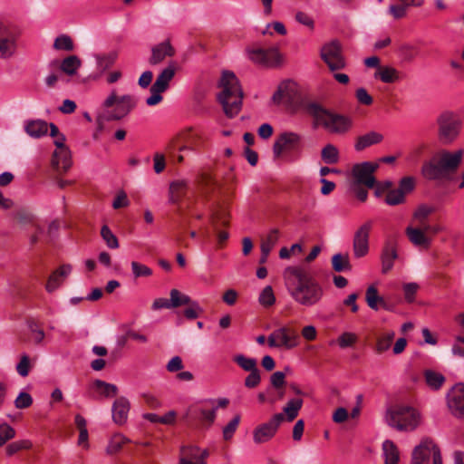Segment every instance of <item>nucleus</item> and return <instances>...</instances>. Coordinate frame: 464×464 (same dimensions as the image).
<instances>
[{"label": "nucleus", "instance_id": "35", "mask_svg": "<svg viewBox=\"0 0 464 464\" xmlns=\"http://www.w3.org/2000/svg\"><path fill=\"white\" fill-rule=\"evenodd\" d=\"M332 266L335 272H348L352 270V265L348 254L337 253L332 256Z\"/></svg>", "mask_w": 464, "mask_h": 464}, {"label": "nucleus", "instance_id": "26", "mask_svg": "<svg viewBox=\"0 0 464 464\" xmlns=\"http://www.w3.org/2000/svg\"><path fill=\"white\" fill-rule=\"evenodd\" d=\"M188 186V183L185 179L172 181L169 188V202L171 204H179L186 195Z\"/></svg>", "mask_w": 464, "mask_h": 464}, {"label": "nucleus", "instance_id": "51", "mask_svg": "<svg viewBox=\"0 0 464 464\" xmlns=\"http://www.w3.org/2000/svg\"><path fill=\"white\" fill-rule=\"evenodd\" d=\"M405 201V196L398 188L390 189L385 197V202L390 206H397Z\"/></svg>", "mask_w": 464, "mask_h": 464}, {"label": "nucleus", "instance_id": "48", "mask_svg": "<svg viewBox=\"0 0 464 464\" xmlns=\"http://www.w3.org/2000/svg\"><path fill=\"white\" fill-rule=\"evenodd\" d=\"M259 304L264 307L272 306L276 303V296L272 286H266L259 295Z\"/></svg>", "mask_w": 464, "mask_h": 464}, {"label": "nucleus", "instance_id": "59", "mask_svg": "<svg viewBox=\"0 0 464 464\" xmlns=\"http://www.w3.org/2000/svg\"><path fill=\"white\" fill-rule=\"evenodd\" d=\"M261 382L260 372L258 368L255 371L249 372V374L245 379V386L249 389L256 388Z\"/></svg>", "mask_w": 464, "mask_h": 464}, {"label": "nucleus", "instance_id": "1", "mask_svg": "<svg viewBox=\"0 0 464 464\" xmlns=\"http://www.w3.org/2000/svg\"><path fill=\"white\" fill-rule=\"evenodd\" d=\"M283 278L291 297L300 305H316L324 295V290L308 271L302 266H287Z\"/></svg>", "mask_w": 464, "mask_h": 464}, {"label": "nucleus", "instance_id": "53", "mask_svg": "<svg viewBox=\"0 0 464 464\" xmlns=\"http://www.w3.org/2000/svg\"><path fill=\"white\" fill-rule=\"evenodd\" d=\"M240 422V415L237 414L234 418L223 428V438L225 440H229L236 432Z\"/></svg>", "mask_w": 464, "mask_h": 464}, {"label": "nucleus", "instance_id": "25", "mask_svg": "<svg viewBox=\"0 0 464 464\" xmlns=\"http://www.w3.org/2000/svg\"><path fill=\"white\" fill-rule=\"evenodd\" d=\"M397 249L392 241L386 242L382 253V272L388 273L393 267V262L397 258Z\"/></svg>", "mask_w": 464, "mask_h": 464}, {"label": "nucleus", "instance_id": "39", "mask_svg": "<svg viewBox=\"0 0 464 464\" xmlns=\"http://www.w3.org/2000/svg\"><path fill=\"white\" fill-rule=\"evenodd\" d=\"M424 377L427 384L433 390H439L445 382V377L432 370H427L424 372Z\"/></svg>", "mask_w": 464, "mask_h": 464}, {"label": "nucleus", "instance_id": "7", "mask_svg": "<svg viewBox=\"0 0 464 464\" xmlns=\"http://www.w3.org/2000/svg\"><path fill=\"white\" fill-rule=\"evenodd\" d=\"M217 410L216 400H204L189 406L184 415V419L189 421L198 420L210 426L215 421Z\"/></svg>", "mask_w": 464, "mask_h": 464}, {"label": "nucleus", "instance_id": "33", "mask_svg": "<svg viewBox=\"0 0 464 464\" xmlns=\"http://www.w3.org/2000/svg\"><path fill=\"white\" fill-rule=\"evenodd\" d=\"M82 65V61L76 55H70L64 58L60 65L63 72L69 76L75 75Z\"/></svg>", "mask_w": 464, "mask_h": 464}, {"label": "nucleus", "instance_id": "55", "mask_svg": "<svg viewBox=\"0 0 464 464\" xmlns=\"http://www.w3.org/2000/svg\"><path fill=\"white\" fill-rule=\"evenodd\" d=\"M358 340L355 334L351 332H345L342 334L338 338V344L341 348H346L353 346Z\"/></svg>", "mask_w": 464, "mask_h": 464}, {"label": "nucleus", "instance_id": "13", "mask_svg": "<svg viewBox=\"0 0 464 464\" xmlns=\"http://www.w3.org/2000/svg\"><path fill=\"white\" fill-rule=\"evenodd\" d=\"M303 141L301 134L295 131H284L276 139L273 145V153L276 159L282 156L285 151L298 150Z\"/></svg>", "mask_w": 464, "mask_h": 464}, {"label": "nucleus", "instance_id": "18", "mask_svg": "<svg viewBox=\"0 0 464 464\" xmlns=\"http://www.w3.org/2000/svg\"><path fill=\"white\" fill-rule=\"evenodd\" d=\"M228 213L223 208L215 210L210 216V222L217 231L219 245L225 243L229 237L227 231L218 230L219 226L227 227L228 225Z\"/></svg>", "mask_w": 464, "mask_h": 464}, {"label": "nucleus", "instance_id": "8", "mask_svg": "<svg viewBox=\"0 0 464 464\" xmlns=\"http://www.w3.org/2000/svg\"><path fill=\"white\" fill-rule=\"evenodd\" d=\"M267 343L271 348L291 350L299 345L300 337L295 329L282 326L268 335Z\"/></svg>", "mask_w": 464, "mask_h": 464}, {"label": "nucleus", "instance_id": "22", "mask_svg": "<svg viewBox=\"0 0 464 464\" xmlns=\"http://www.w3.org/2000/svg\"><path fill=\"white\" fill-rule=\"evenodd\" d=\"M71 265H63L55 271H53L46 283L45 289L47 292L52 293L56 290L63 283L65 277H67L72 272Z\"/></svg>", "mask_w": 464, "mask_h": 464}, {"label": "nucleus", "instance_id": "37", "mask_svg": "<svg viewBox=\"0 0 464 464\" xmlns=\"http://www.w3.org/2000/svg\"><path fill=\"white\" fill-rule=\"evenodd\" d=\"M127 442H129V440L122 434L116 433L112 435L106 447V453L108 455H114L118 453Z\"/></svg>", "mask_w": 464, "mask_h": 464}, {"label": "nucleus", "instance_id": "27", "mask_svg": "<svg viewBox=\"0 0 464 464\" xmlns=\"http://www.w3.org/2000/svg\"><path fill=\"white\" fill-rule=\"evenodd\" d=\"M382 140L383 135L382 133L377 131H369L357 138L354 149L357 151H362L372 145L381 143Z\"/></svg>", "mask_w": 464, "mask_h": 464}, {"label": "nucleus", "instance_id": "40", "mask_svg": "<svg viewBox=\"0 0 464 464\" xmlns=\"http://www.w3.org/2000/svg\"><path fill=\"white\" fill-rule=\"evenodd\" d=\"M93 387L96 391H98L101 394L105 397H113L118 393V388L116 385L108 383L104 381L96 380L93 382Z\"/></svg>", "mask_w": 464, "mask_h": 464}, {"label": "nucleus", "instance_id": "34", "mask_svg": "<svg viewBox=\"0 0 464 464\" xmlns=\"http://www.w3.org/2000/svg\"><path fill=\"white\" fill-rule=\"evenodd\" d=\"M303 406L302 399H291L286 405L283 408V415L287 421H293L298 415L299 411Z\"/></svg>", "mask_w": 464, "mask_h": 464}, {"label": "nucleus", "instance_id": "2", "mask_svg": "<svg viewBox=\"0 0 464 464\" xmlns=\"http://www.w3.org/2000/svg\"><path fill=\"white\" fill-rule=\"evenodd\" d=\"M305 111L314 118L316 126L324 128L330 134L345 135L353 128V121L351 117L335 113L319 103H307Z\"/></svg>", "mask_w": 464, "mask_h": 464}, {"label": "nucleus", "instance_id": "52", "mask_svg": "<svg viewBox=\"0 0 464 464\" xmlns=\"http://www.w3.org/2000/svg\"><path fill=\"white\" fill-rule=\"evenodd\" d=\"M14 436L15 430L12 426L6 422L0 424V447H3L8 440L14 439Z\"/></svg>", "mask_w": 464, "mask_h": 464}, {"label": "nucleus", "instance_id": "6", "mask_svg": "<svg viewBox=\"0 0 464 464\" xmlns=\"http://www.w3.org/2000/svg\"><path fill=\"white\" fill-rule=\"evenodd\" d=\"M438 136L444 144L453 142L461 130V121L458 115L450 111H444L437 118Z\"/></svg>", "mask_w": 464, "mask_h": 464}, {"label": "nucleus", "instance_id": "23", "mask_svg": "<svg viewBox=\"0 0 464 464\" xmlns=\"http://www.w3.org/2000/svg\"><path fill=\"white\" fill-rule=\"evenodd\" d=\"M434 212L432 207L427 205H420L413 212L411 224L415 227H421L426 230V227L430 226L429 217Z\"/></svg>", "mask_w": 464, "mask_h": 464}, {"label": "nucleus", "instance_id": "45", "mask_svg": "<svg viewBox=\"0 0 464 464\" xmlns=\"http://www.w3.org/2000/svg\"><path fill=\"white\" fill-rule=\"evenodd\" d=\"M169 295L172 308L179 307L181 305H188L191 302V299L188 295L180 293L178 289H171Z\"/></svg>", "mask_w": 464, "mask_h": 464}, {"label": "nucleus", "instance_id": "5", "mask_svg": "<svg viewBox=\"0 0 464 464\" xmlns=\"http://www.w3.org/2000/svg\"><path fill=\"white\" fill-rule=\"evenodd\" d=\"M137 104L136 99L130 94L118 97L115 91L104 100L102 106L110 109L114 106L111 111L108 112L106 119L108 121H119L126 117Z\"/></svg>", "mask_w": 464, "mask_h": 464}, {"label": "nucleus", "instance_id": "31", "mask_svg": "<svg viewBox=\"0 0 464 464\" xmlns=\"http://www.w3.org/2000/svg\"><path fill=\"white\" fill-rule=\"evenodd\" d=\"M382 452L384 464H398L400 459V452L397 446L389 440L382 443Z\"/></svg>", "mask_w": 464, "mask_h": 464}, {"label": "nucleus", "instance_id": "54", "mask_svg": "<svg viewBox=\"0 0 464 464\" xmlns=\"http://www.w3.org/2000/svg\"><path fill=\"white\" fill-rule=\"evenodd\" d=\"M188 306L184 310V316L187 319H196L203 313V309L196 301L191 300L190 304H188Z\"/></svg>", "mask_w": 464, "mask_h": 464}, {"label": "nucleus", "instance_id": "60", "mask_svg": "<svg viewBox=\"0 0 464 464\" xmlns=\"http://www.w3.org/2000/svg\"><path fill=\"white\" fill-rule=\"evenodd\" d=\"M33 403L32 396L27 392H20L14 400V405L17 409H26Z\"/></svg>", "mask_w": 464, "mask_h": 464}, {"label": "nucleus", "instance_id": "46", "mask_svg": "<svg viewBox=\"0 0 464 464\" xmlns=\"http://www.w3.org/2000/svg\"><path fill=\"white\" fill-rule=\"evenodd\" d=\"M394 332H388L380 336L376 343L375 351L377 353H382L390 349L392 340L394 339Z\"/></svg>", "mask_w": 464, "mask_h": 464}, {"label": "nucleus", "instance_id": "64", "mask_svg": "<svg viewBox=\"0 0 464 464\" xmlns=\"http://www.w3.org/2000/svg\"><path fill=\"white\" fill-rule=\"evenodd\" d=\"M166 167L165 156L162 153L156 152L153 156V169L157 174L161 173Z\"/></svg>", "mask_w": 464, "mask_h": 464}, {"label": "nucleus", "instance_id": "38", "mask_svg": "<svg viewBox=\"0 0 464 464\" xmlns=\"http://www.w3.org/2000/svg\"><path fill=\"white\" fill-rule=\"evenodd\" d=\"M321 158L326 164H335L339 161V150L334 145L329 143L322 149Z\"/></svg>", "mask_w": 464, "mask_h": 464}, {"label": "nucleus", "instance_id": "28", "mask_svg": "<svg viewBox=\"0 0 464 464\" xmlns=\"http://www.w3.org/2000/svg\"><path fill=\"white\" fill-rule=\"evenodd\" d=\"M53 165L58 169L67 171L72 166L71 151L69 148L55 150L53 155Z\"/></svg>", "mask_w": 464, "mask_h": 464}, {"label": "nucleus", "instance_id": "50", "mask_svg": "<svg viewBox=\"0 0 464 464\" xmlns=\"http://www.w3.org/2000/svg\"><path fill=\"white\" fill-rule=\"evenodd\" d=\"M130 266L133 276L135 278L149 277L152 275V270L146 265L137 261H132Z\"/></svg>", "mask_w": 464, "mask_h": 464}, {"label": "nucleus", "instance_id": "12", "mask_svg": "<svg viewBox=\"0 0 464 464\" xmlns=\"http://www.w3.org/2000/svg\"><path fill=\"white\" fill-rule=\"evenodd\" d=\"M372 227L373 222L372 220H367L354 232L353 238V252L355 258H362L369 253V238Z\"/></svg>", "mask_w": 464, "mask_h": 464}, {"label": "nucleus", "instance_id": "61", "mask_svg": "<svg viewBox=\"0 0 464 464\" xmlns=\"http://www.w3.org/2000/svg\"><path fill=\"white\" fill-rule=\"evenodd\" d=\"M415 187V179L412 177H404L400 180L398 189L405 196L411 192Z\"/></svg>", "mask_w": 464, "mask_h": 464}, {"label": "nucleus", "instance_id": "24", "mask_svg": "<svg viewBox=\"0 0 464 464\" xmlns=\"http://www.w3.org/2000/svg\"><path fill=\"white\" fill-rule=\"evenodd\" d=\"M151 57L150 58V64H158L161 63L166 57H171L174 55L175 51L171 46L169 41H165L159 44L152 48Z\"/></svg>", "mask_w": 464, "mask_h": 464}, {"label": "nucleus", "instance_id": "49", "mask_svg": "<svg viewBox=\"0 0 464 464\" xmlns=\"http://www.w3.org/2000/svg\"><path fill=\"white\" fill-rule=\"evenodd\" d=\"M101 236L105 241L108 247L116 249L119 247V241L116 236L111 232L110 227L106 225L102 226L101 229Z\"/></svg>", "mask_w": 464, "mask_h": 464}, {"label": "nucleus", "instance_id": "47", "mask_svg": "<svg viewBox=\"0 0 464 464\" xmlns=\"http://www.w3.org/2000/svg\"><path fill=\"white\" fill-rule=\"evenodd\" d=\"M55 50H62L71 52L74 49L72 39L67 34H61L57 36L53 43Z\"/></svg>", "mask_w": 464, "mask_h": 464}, {"label": "nucleus", "instance_id": "58", "mask_svg": "<svg viewBox=\"0 0 464 464\" xmlns=\"http://www.w3.org/2000/svg\"><path fill=\"white\" fill-rule=\"evenodd\" d=\"M29 330L31 332V337L34 343L39 344L44 338V332L39 328L35 322H30L28 324Z\"/></svg>", "mask_w": 464, "mask_h": 464}, {"label": "nucleus", "instance_id": "32", "mask_svg": "<svg viewBox=\"0 0 464 464\" xmlns=\"http://www.w3.org/2000/svg\"><path fill=\"white\" fill-rule=\"evenodd\" d=\"M365 301L368 306L372 310L377 311L380 305L387 309L386 303L383 298L379 295L378 290L374 285L368 286L365 293Z\"/></svg>", "mask_w": 464, "mask_h": 464}, {"label": "nucleus", "instance_id": "16", "mask_svg": "<svg viewBox=\"0 0 464 464\" xmlns=\"http://www.w3.org/2000/svg\"><path fill=\"white\" fill-rule=\"evenodd\" d=\"M16 51V37L8 24L0 21V58L12 57Z\"/></svg>", "mask_w": 464, "mask_h": 464}, {"label": "nucleus", "instance_id": "36", "mask_svg": "<svg viewBox=\"0 0 464 464\" xmlns=\"http://www.w3.org/2000/svg\"><path fill=\"white\" fill-rule=\"evenodd\" d=\"M374 76L385 83H392L399 81L400 79L399 72L395 68L390 66L380 67Z\"/></svg>", "mask_w": 464, "mask_h": 464}, {"label": "nucleus", "instance_id": "44", "mask_svg": "<svg viewBox=\"0 0 464 464\" xmlns=\"http://www.w3.org/2000/svg\"><path fill=\"white\" fill-rule=\"evenodd\" d=\"M118 57L117 53L111 52L108 54L101 55L97 57V66L98 69L103 72L106 70L110 69L114 63L116 62Z\"/></svg>", "mask_w": 464, "mask_h": 464}, {"label": "nucleus", "instance_id": "29", "mask_svg": "<svg viewBox=\"0 0 464 464\" xmlns=\"http://www.w3.org/2000/svg\"><path fill=\"white\" fill-rule=\"evenodd\" d=\"M24 130L30 137L38 139L47 134L48 123L43 120L29 121L24 125Z\"/></svg>", "mask_w": 464, "mask_h": 464}, {"label": "nucleus", "instance_id": "9", "mask_svg": "<svg viewBox=\"0 0 464 464\" xmlns=\"http://www.w3.org/2000/svg\"><path fill=\"white\" fill-rule=\"evenodd\" d=\"M248 58L255 63L268 67L275 68L283 63L284 57L276 47L263 49V48H248L246 50Z\"/></svg>", "mask_w": 464, "mask_h": 464}, {"label": "nucleus", "instance_id": "42", "mask_svg": "<svg viewBox=\"0 0 464 464\" xmlns=\"http://www.w3.org/2000/svg\"><path fill=\"white\" fill-rule=\"evenodd\" d=\"M233 361L246 372H251L257 369V362L254 358H248L243 354H237L234 356Z\"/></svg>", "mask_w": 464, "mask_h": 464}, {"label": "nucleus", "instance_id": "62", "mask_svg": "<svg viewBox=\"0 0 464 464\" xmlns=\"http://www.w3.org/2000/svg\"><path fill=\"white\" fill-rule=\"evenodd\" d=\"M295 21L299 24L310 28L311 30L314 27V19L304 12L298 11L295 15Z\"/></svg>", "mask_w": 464, "mask_h": 464}, {"label": "nucleus", "instance_id": "14", "mask_svg": "<svg viewBox=\"0 0 464 464\" xmlns=\"http://www.w3.org/2000/svg\"><path fill=\"white\" fill-rule=\"evenodd\" d=\"M378 168V163L370 161L355 164L352 169V175L353 178V184L364 185L369 188H374L376 179L373 174Z\"/></svg>", "mask_w": 464, "mask_h": 464}, {"label": "nucleus", "instance_id": "11", "mask_svg": "<svg viewBox=\"0 0 464 464\" xmlns=\"http://www.w3.org/2000/svg\"><path fill=\"white\" fill-rule=\"evenodd\" d=\"M321 58L332 72L342 70L346 66L342 45L338 41L325 44L321 49Z\"/></svg>", "mask_w": 464, "mask_h": 464}, {"label": "nucleus", "instance_id": "56", "mask_svg": "<svg viewBox=\"0 0 464 464\" xmlns=\"http://www.w3.org/2000/svg\"><path fill=\"white\" fill-rule=\"evenodd\" d=\"M31 367L29 356L24 354L21 356V360L16 365V372L20 376L26 377L29 374Z\"/></svg>", "mask_w": 464, "mask_h": 464}, {"label": "nucleus", "instance_id": "17", "mask_svg": "<svg viewBox=\"0 0 464 464\" xmlns=\"http://www.w3.org/2000/svg\"><path fill=\"white\" fill-rule=\"evenodd\" d=\"M448 407L456 417H464V383H458L448 393Z\"/></svg>", "mask_w": 464, "mask_h": 464}, {"label": "nucleus", "instance_id": "20", "mask_svg": "<svg viewBox=\"0 0 464 464\" xmlns=\"http://www.w3.org/2000/svg\"><path fill=\"white\" fill-rule=\"evenodd\" d=\"M130 404L127 398L120 397L112 404V419L118 425H122L127 421Z\"/></svg>", "mask_w": 464, "mask_h": 464}, {"label": "nucleus", "instance_id": "41", "mask_svg": "<svg viewBox=\"0 0 464 464\" xmlns=\"http://www.w3.org/2000/svg\"><path fill=\"white\" fill-rule=\"evenodd\" d=\"M279 239V230L273 228L269 231L267 236L262 239L260 248L265 252H271Z\"/></svg>", "mask_w": 464, "mask_h": 464}, {"label": "nucleus", "instance_id": "30", "mask_svg": "<svg viewBox=\"0 0 464 464\" xmlns=\"http://www.w3.org/2000/svg\"><path fill=\"white\" fill-rule=\"evenodd\" d=\"M175 75V67L173 65H169L166 67L157 77L154 83L151 85L157 91L165 92L168 87L169 82L173 79Z\"/></svg>", "mask_w": 464, "mask_h": 464}, {"label": "nucleus", "instance_id": "4", "mask_svg": "<svg viewBox=\"0 0 464 464\" xmlns=\"http://www.w3.org/2000/svg\"><path fill=\"white\" fill-rule=\"evenodd\" d=\"M386 421L398 430H413L420 423V414L411 407L396 406L387 411Z\"/></svg>", "mask_w": 464, "mask_h": 464}, {"label": "nucleus", "instance_id": "15", "mask_svg": "<svg viewBox=\"0 0 464 464\" xmlns=\"http://www.w3.org/2000/svg\"><path fill=\"white\" fill-rule=\"evenodd\" d=\"M284 420L283 413H276L267 422L256 426L253 431L254 441L256 444H261L270 440Z\"/></svg>", "mask_w": 464, "mask_h": 464}, {"label": "nucleus", "instance_id": "57", "mask_svg": "<svg viewBox=\"0 0 464 464\" xmlns=\"http://www.w3.org/2000/svg\"><path fill=\"white\" fill-rule=\"evenodd\" d=\"M404 298L408 303H412L415 300V295L420 286L417 283H407L403 286Z\"/></svg>", "mask_w": 464, "mask_h": 464}, {"label": "nucleus", "instance_id": "19", "mask_svg": "<svg viewBox=\"0 0 464 464\" xmlns=\"http://www.w3.org/2000/svg\"><path fill=\"white\" fill-rule=\"evenodd\" d=\"M405 234L410 242L417 247L427 249L431 244V237L428 235L427 231L421 227L408 226L405 229Z\"/></svg>", "mask_w": 464, "mask_h": 464}, {"label": "nucleus", "instance_id": "43", "mask_svg": "<svg viewBox=\"0 0 464 464\" xmlns=\"http://www.w3.org/2000/svg\"><path fill=\"white\" fill-rule=\"evenodd\" d=\"M32 447L33 444L28 440H16L6 446L5 453L7 456L11 457L21 450H30Z\"/></svg>", "mask_w": 464, "mask_h": 464}, {"label": "nucleus", "instance_id": "10", "mask_svg": "<svg viewBox=\"0 0 464 464\" xmlns=\"http://www.w3.org/2000/svg\"><path fill=\"white\" fill-rule=\"evenodd\" d=\"M432 457L433 464H442L440 449L431 440L424 439L412 451V464H430Z\"/></svg>", "mask_w": 464, "mask_h": 464}, {"label": "nucleus", "instance_id": "63", "mask_svg": "<svg viewBox=\"0 0 464 464\" xmlns=\"http://www.w3.org/2000/svg\"><path fill=\"white\" fill-rule=\"evenodd\" d=\"M198 448L195 446L182 447L180 450V458H187L189 460L198 459Z\"/></svg>", "mask_w": 464, "mask_h": 464}, {"label": "nucleus", "instance_id": "3", "mask_svg": "<svg viewBox=\"0 0 464 464\" xmlns=\"http://www.w3.org/2000/svg\"><path fill=\"white\" fill-rule=\"evenodd\" d=\"M219 86L222 92L218 93V100L228 118L237 116L242 108L243 90L239 80L233 72L225 71L222 73Z\"/></svg>", "mask_w": 464, "mask_h": 464}, {"label": "nucleus", "instance_id": "21", "mask_svg": "<svg viewBox=\"0 0 464 464\" xmlns=\"http://www.w3.org/2000/svg\"><path fill=\"white\" fill-rule=\"evenodd\" d=\"M295 94V85L293 82H283L279 84L276 92L274 93L272 100L275 103L291 102Z\"/></svg>", "mask_w": 464, "mask_h": 464}]
</instances>
